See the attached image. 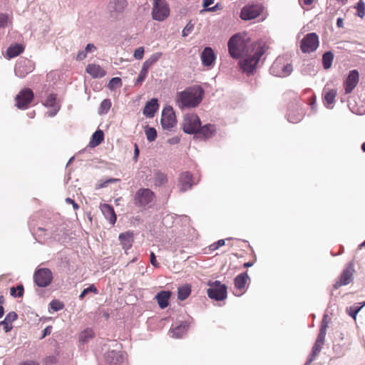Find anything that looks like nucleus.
Segmentation results:
<instances>
[{"label":"nucleus","instance_id":"28","mask_svg":"<svg viewBox=\"0 0 365 365\" xmlns=\"http://www.w3.org/2000/svg\"><path fill=\"white\" fill-rule=\"evenodd\" d=\"M86 72L93 78H102L106 75V71L99 65L91 63L86 67Z\"/></svg>","mask_w":365,"mask_h":365},{"label":"nucleus","instance_id":"64","mask_svg":"<svg viewBox=\"0 0 365 365\" xmlns=\"http://www.w3.org/2000/svg\"><path fill=\"white\" fill-rule=\"evenodd\" d=\"M336 26L339 28H342L344 26V23H343V19L342 18H338L337 19Z\"/></svg>","mask_w":365,"mask_h":365},{"label":"nucleus","instance_id":"48","mask_svg":"<svg viewBox=\"0 0 365 365\" xmlns=\"http://www.w3.org/2000/svg\"><path fill=\"white\" fill-rule=\"evenodd\" d=\"M122 85L121 79L118 77L113 78L109 82V88L113 89L116 87H120Z\"/></svg>","mask_w":365,"mask_h":365},{"label":"nucleus","instance_id":"41","mask_svg":"<svg viewBox=\"0 0 365 365\" xmlns=\"http://www.w3.org/2000/svg\"><path fill=\"white\" fill-rule=\"evenodd\" d=\"M93 331L91 329H87L82 331L80 334V341L83 343L87 342L93 336Z\"/></svg>","mask_w":365,"mask_h":365},{"label":"nucleus","instance_id":"39","mask_svg":"<svg viewBox=\"0 0 365 365\" xmlns=\"http://www.w3.org/2000/svg\"><path fill=\"white\" fill-rule=\"evenodd\" d=\"M365 306V302L361 304V305L359 306L358 304H354V306L347 309V313L349 316L356 319V315L359 312L361 309L363 307Z\"/></svg>","mask_w":365,"mask_h":365},{"label":"nucleus","instance_id":"57","mask_svg":"<svg viewBox=\"0 0 365 365\" xmlns=\"http://www.w3.org/2000/svg\"><path fill=\"white\" fill-rule=\"evenodd\" d=\"M87 56V53L86 51H80L78 54H77V56H76V60L77 61H82L83 59H85Z\"/></svg>","mask_w":365,"mask_h":365},{"label":"nucleus","instance_id":"25","mask_svg":"<svg viewBox=\"0 0 365 365\" xmlns=\"http://www.w3.org/2000/svg\"><path fill=\"white\" fill-rule=\"evenodd\" d=\"M100 208L105 217L111 225H114L116 222V215L113 207L108 204H103L101 205Z\"/></svg>","mask_w":365,"mask_h":365},{"label":"nucleus","instance_id":"24","mask_svg":"<svg viewBox=\"0 0 365 365\" xmlns=\"http://www.w3.org/2000/svg\"><path fill=\"white\" fill-rule=\"evenodd\" d=\"M188 329V324L186 322H182L177 326H172L170 329V336L173 338L179 339L185 334Z\"/></svg>","mask_w":365,"mask_h":365},{"label":"nucleus","instance_id":"17","mask_svg":"<svg viewBox=\"0 0 365 365\" xmlns=\"http://www.w3.org/2000/svg\"><path fill=\"white\" fill-rule=\"evenodd\" d=\"M359 80V74L356 70H352L349 72L347 78H346L344 86L346 93H350L356 86Z\"/></svg>","mask_w":365,"mask_h":365},{"label":"nucleus","instance_id":"58","mask_svg":"<svg viewBox=\"0 0 365 365\" xmlns=\"http://www.w3.org/2000/svg\"><path fill=\"white\" fill-rule=\"evenodd\" d=\"M150 263L155 267H159V263L157 262L155 255L153 252L150 253Z\"/></svg>","mask_w":365,"mask_h":365},{"label":"nucleus","instance_id":"13","mask_svg":"<svg viewBox=\"0 0 365 365\" xmlns=\"http://www.w3.org/2000/svg\"><path fill=\"white\" fill-rule=\"evenodd\" d=\"M292 66L290 63L282 64L280 59H277L272 65L269 71L275 76L286 77L292 72Z\"/></svg>","mask_w":365,"mask_h":365},{"label":"nucleus","instance_id":"56","mask_svg":"<svg viewBox=\"0 0 365 365\" xmlns=\"http://www.w3.org/2000/svg\"><path fill=\"white\" fill-rule=\"evenodd\" d=\"M97 48L96 47V46L93 43H88L86 45V48H85V51H86V53H92V52H94L95 51H96Z\"/></svg>","mask_w":365,"mask_h":365},{"label":"nucleus","instance_id":"26","mask_svg":"<svg viewBox=\"0 0 365 365\" xmlns=\"http://www.w3.org/2000/svg\"><path fill=\"white\" fill-rule=\"evenodd\" d=\"M215 59V53L210 47H206L201 53L202 63L205 66H210Z\"/></svg>","mask_w":365,"mask_h":365},{"label":"nucleus","instance_id":"10","mask_svg":"<svg viewBox=\"0 0 365 365\" xmlns=\"http://www.w3.org/2000/svg\"><path fill=\"white\" fill-rule=\"evenodd\" d=\"M176 118L171 106L164 108L161 115V125L163 130L170 131L176 125Z\"/></svg>","mask_w":365,"mask_h":365},{"label":"nucleus","instance_id":"4","mask_svg":"<svg viewBox=\"0 0 365 365\" xmlns=\"http://www.w3.org/2000/svg\"><path fill=\"white\" fill-rule=\"evenodd\" d=\"M170 15V8L165 0H153L152 18L158 21H163Z\"/></svg>","mask_w":365,"mask_h":365},{"label":"nucleus","instance_id":"53","mask_svg":"<svg viewBox=\"0 0 365 365\" xmlns=\"http://www.w3.org/2000/svg\"><path fill=\"white\" fill-rule=\"evenodd\" d=\"M9 22V16L5 14H0V28L6 27Z\"/></svg>","mask_w":365,"mask_h":365},{"label":"nucleus","instance_id":"15","mask_svg":"<svg viewBox=\"0 0 365 365\" xmlns=\"http://www.w3.org/2000/svg\"><path fill=\"white\" fill-rule=\"evenodd\" d=\"M34 70L32 62L28 59H22L19 61L14 68L15 74L19 78L25 77L28 73Z\"/></svg>","mask_w":365,"mask_h":365},{"label":"nucleus","instance_id":"63","mask_svg":"<svg viewBox=\"0 0 365 365\" xmlns=\"http://www.w3.org/2000/svg\"><path fill=\"white\" fill-rule=\"evenodd\" d=\"M51 332V327H47L46 328L44 329L43 330V337L46 336V335H48L50 334Z\"/></svg>","mask_w":365,"mask_h":365},{"label":"nucleus","instance_id":"2","mask_svg":"<svg viewBox=\"0 0 365 365\" xmlns=\"http://www.w3.org/2000/svg\"><path fill=\"white\" fill-rule=\"evenodd\" d=\"M265 52V48L261 43H255L249 53L243 56L239 63L243 72L252 73L256 68L259 59Z\"/></svg>","mask_w":365,"mask_h":365},{"label":"nucleus","instance_id":"61","mask_svg":"<svg viewBox=\"0 0 365 365\" xmlns=\"http://www.w3.org/2000/svg\"><path fill=\"white\" fill-rule=\"evenodd\" d=\"M138 155H139V148H138L137 144L135 143V150H134V156H133V159L135 161H137Z\"/></svg>","mask_w":365,"mask_h":365},{"label":"nucleus","instance_id":"16","mask_svg":"<svg viewBox=\"0 0 365 365\" xmlns=\"http://www.w3.org/2000/svg\"><path fill=\"white\" fill-rule=\"evenodd\" d=\"M354 269L352 264H349L342 272L340 279L334 284V289L349 284L353 280Z\"/></svg>","mask_w":365,"mask_h":365},{"label":"nucleus","instance_id":"40","mask_svg":"<svg viewBox=\"0 0 365 365\" xmlns=\"http://www.w3.org/2000/svg\"><path fill=\"white\" fill-rule=\"evenodd\" d=\"M145 135L147 138V140L149 142H153L155 140L157 137V131L154 128L152 127H145Z\"/></svg>","mask_w":365,"mask_h":365},{"label":"nucleus","instance_id":"45","mask_svg":"<svg viewBox=\"0 0 365 365\" xmlns=\"http://www.w3.org/2000/svg\"><path fill=\"white\" fill-rule=\"evenodd\" d=\"M356 15L361 18H363L365 16V4L362 0H360L356 6Z\"/></svg>","mask_w":365,"mask_h":365},{"label":"nucleus","instance_id":"33","mask_svg":"<svg viewBox=\"0 0 365 365\" xmlns=\"http://www.w3.org/2000/svg\"><path fill=\"white\" fill-rule=\"evenodd\" d=\"M24 51V48L20 44H14L10 46L6 51V56L9 58H14L21 53Z\"/></svg>","mask_w":365,"mask_h":365},{"label":"nucleus","instance_id":"32","mask_svg":"<svg viewBox=\"0 0 365 365\" xmlns=\"http://www.w3.org/2000/svg\"><path fill=\"white\" fill-rule=\"evenodd\" d=\"M249 279L247 272H243L237 275L235 279V286L237 289L242 290L245 288L246 282Z\"/></svg>","mask_w":365,"mask_h":365},{"label":"nucleus","instance_id":"51","mask_svg":"<svg viewBox=\"0 0 365 365\" xmlns=\"http://www.w3.org/2000/svg\"><path fill=\"white\" fill-rule=\"evenodd\" d=\"M225 240H220L217 242L213 243L209 246L210 250L214 251L217 250L220 247H222L225 245Z\"/></svg>","mask_w":365,"mask_h":365},{"label":"nucleus","instance_id":"60","mask_svg":"<svg viewBox=\"0 0 365 365\" xmlns=\"http://www.w3.org/2000/svg\"><path fill=\"white\" fill-rule=\"evenodd\" d=\"M180 138L178 136L171 138L168 140V143L170 145L177 144L180 142Z\"/></svg>","mask_w":365,"mask_h":365},{"label":"nucleus","instance_id":"31","mask_svg":"<svg viewBox=\"0 0 365 365\" xmlns=\"http://www.w3.org/2000/svg\"><path fill=\"white\" fill-rule=\"evenodd\" d=\"M104 139V134L101 130H97L93 135L89 145L94 148L100 145Z\"/></svg>","mask_w":365,"mask_h":365},{"label":"nucleus","instance_id":"43","mask_svg":"<svg viewBox=\"0 0 365 365\" xmlns=\"http://www.w3.org/2000/svg\"><path fill=\"white\" fill-rule=\"evenodd\" d=\"M11 295L14 297H21L24 294V287L23 285H19L16 287H11L10 289Z\"/></svg>","mask_w":365,"mask_h":365},{"label":"nucleus","instance_id":"62","mask_svg":"<svg viewBox=\"0 0 365 365\" xmlns=\"http://www.w3.org/2000/svg\"><path fill=\"white\" fill-rule=\"evenodd\" d=\"M316 358V356H313L312 354H310L309 359L304 364V365H309Z\"/></svg>","mask_w":365,"mask_h":365},{"label":"nucleus","instance_id":"9","mask_svg":"<svg viewBox=\"0 0 365 365\" xmlns=\"http://www.w3.org/2000/svg\"><path fill=\"white\" fill-rule=\"evenodd\" d=\"M319 37L315 33L307 34L302 40L300 48L303 53H310L319 46Z\"/></svg>","mask_w":365,"mask_h":365},{"label":"nucleus","instance_id":"20","mask_svg":"<svg viewBox=\"0 0 365 365\" xmlns=\"http://www.w3.org/2000/svg\"><path fill=\"white\" fill-rule=\"evenodd\" d=\"M43 105L49 108L46 113V115L48 117H53L56 115L60 109V106H58L56 102V96L54 94H50L47 97Z\"/></svg>","mask_w":365,"mask_h":365},{"label":"nucleus","instance_id":"1","mask_svg":"<svg viewBox=\"0 0 365 365\" xmlns=\"http://www.w3.org/2000/svg\"><path fill=\"white\" fill-rule=\"evenodd\" d=\"M203 89L199 86H193L178 92L176 104L181 110L197 107L202 100Z\"/></svg>","mask_w":365,"mask_h":365},{"label":"nucleus","instance_id":"12","mask_svg":"<svg viewBox=\"0 0 365 365\" xmlns=\"http://www.w3.org/2000/svg\"><path fill=\"white\" fill-rule=\"evenodd\" d=\"M263 6L261 4H252L245 6L240 12L242 19L247 21L256 19L262 12Z\"/></svg>","mask_w":365,"mask_h":365},{"label":"nucleus","instance_id":"21","mask_svg":"<svg viewBox=\"0 0 365 365\" xmlns=\"http://www.w3.org/2000/svg\"><path fill=\"white\" fill-rule=\"evenodd\" d=\"M192 177L190 173L184 172L179 178V187L181 192H185L192 186Z\"/></svg>","mask_w":365,"mask_h":365},{"label":"nucleus","instance_id":"38","mask_svg":"<svg viewBox=\"0 0 365 365\" xmlns=\"http://www.w3.org/2000/svg\"><path fill=\"white\" fill-rule=\"evenodd\" d=\"M111 107V102L110 99H104L98 108V113L100 115H104L108 113Z\"/></svg>","mask_w":365,"mask_h":365},{"label":"nucleus","instance_id":"59","mask_svg":"<svg viewBox=\"0 0 365 365\" xmlns=\"http://www.w3.org/2000/svg\"><path fill=\"white\" fill-rule=\"evenodd\" d=\"M66 202L68 204L72 205L74 210H78L79 208V206L78 205V204L73 199H71L70 197H67L66 199Z\"/></svg>","mask_w":365,"mask_h":365},{"label":"nucleus","instance_id":"55","mask_svg":"<svg viewBox=\"0 0 365 365\" xmlns=\"http://www.w3.org/2000/svg\"><path fill=\"white\" fill-rule=\"evenodd\" d=\"M302 118V115L299 114L296 118H292L290 114L288 115V120L291 123H295L300 121Z\"/></svg>","mask_w":365,"mask_h":365},{"label":"nucleus","instance_id":"36","mask_svg":"<svg viewBox=\"0 0 365 365\" xmlns=\"http://www.w3.org/2000/svg\"><path fill=\"white\" fill-rule=\"evenodd\" d=\"M334 59V54L331 51H327L323 54L322 62L325 69H328L331 66Z\"/></svg>","mask_w":365,"mask_h":365},{"label":"nucleus","instance_id":"47","mask_svg":"<svg viewBox=\"0 0 365 365\" xmlns=\"http://www.w3.org/2000/svg\"><path fill=\"white\" fill-rule=\"evenodd\" d=\"M90 292H93L95 294L98 293V290L94 284H91L88 288H86L83 290V292L79 296L80 299H83L85 297V296H86Z\"/></svg>","mask_w":365,"mask_h":365},{"label":"nucleus","instance_id":"23","mask_svg":"<svg viewBox=\"0 0 365 365\" xmlns=\"http://www.w3.org/2000/svg\"><path fill=\"white\" fill-rule=\"evenodd\" d=\"M158 103L157 98H152L148 101L143 110V113L148 118H153L158 109Z\"/></svg>","mask_w":365,"mask_h":365},{"label":"nucleus","instance_id":"8","mask_svg":"<svg viewBox=\"0 0 365 365\" xmlns=\"http://www.w3.org/2000/svg\"><path fill=\"white\" fill-rule=\"evenodd\" d=\"M327 315L324 314L322 322L319 333L317 336V340H316V341L314 344V346L312 348V350L311 354L313 356H317L319 354V352L321 351V350L323 347V345L324 344L327 329L328 327V322L327 321Z\"/></svg>","mask_w":365,"mask_h":365},{"label":"nucleus","instance_id":"46","mask_svg":"<svg viewBox=\"0 0 365 365\" xmlns=\"http://www.w3.org/2000/svg\"><path fill=\"white\" fill-rule=\"evenodd\" d=\"M49 306H50V308L53 312H58L59 310H61V309H63V308L64 307L63 304L58 300H52L50 302Z\"/></svg>","mask_w":365,"mask_h":365},{"label":"nucleus","instance_id":"18","mask_svg":"<svg viewBox=\"0 0 365 365\" xmlns=\"http://www.w3.org/2000/svg\"><path fill=\"white\" fill-rule=\"evenodd\" d=\"M215 133V125L211 124H207L202 127L200 125L199 130H197L195 138L201 140H206L211 138Z\"/></svg>","mask_w":365,"mask_h":365},{"label":"nucleus","instance_id":"3","mask_svg":"<svg viewBox=\"0 0 365 365\" xmlns=\"http://www.w3.org/2000/svg\"><path fill=\"white\" fill-rule=\"evenodd\" d=\"M246 36H242L240 34L232 36L228 41V49L230 56L232 58H238L249 53L252 48V45Z\"/></svg>","mask_w":365,"mask_h":365},{"label":"nucleus","instance_id":"37","mask_svg":"<svg viewBox=\"0 0 365 365\" xmlns=\"http://www.w3.org/2000/svg\"><path fill=\"white\" fill-rule=\"evenodd\" d=\"M190 287L185 285L178 288V297L180 300H185L190 294Z\"/></svg>","mask_w":365,"mask_h":365},{"label":"nucleus","instance_id":"27","mask_svg":"<svg viewBox=\"0 0 365 365\" xmlns=\"http://www.w3.org/2000/svg\"><path fill=\"white\" fill-rule=\"evenodd\" d=\"M17 319V314L14 312L8 313L4 319L0 322V325L3 327L6 332H9L12 329V323Z\"/></svg>","mask_w":365,"mask_h":365},{"label":"nucleus","instance_id":"7","mask_svg":"<svg viewBox=\"0 0 365 365\" xmlns=\"http://www.w3.org/2000/svg\"><path fill=\"white\" fill-rule=\"evenodd\" d=\"M200 125V120L197 115L193 113L187 114L184 117L182 130L186 133L195 135Z\"/></svg>","mask_w":365,"mask_h":365},{"label":"nucleus","instance_id":"35","mask_svg":"<svg viewBox=\"0 0 365 365\" xmlns=\"http://www.w3.org/2000/svg\"><path fill=\"white\" fill-rule=\"evenodd\" d=\"M163 56L161 52H157L152 54L144 63L143 66L148 69L155 64Z\"/></svg>","mask_w":365,"mask_h":365},{"label":"nucleus","instance_id":"49","mask_svg":"<svg viewBox=\"0 0 365 365\" xmlns=\"http://www.w3.org/2000/svg\"><path fill=\"white\" fill-rule=\"evenodd\" d=\"M194 29V24L191 21L188 22V24L185 26L182 30V36H187Z\"/></svg>","mask_w":365,"mask_h":365},{"label":"nucleus","instance_id":"6","mask_svg":"<svg viewBox=\"0 0 365 365\" xmlns=\"http://www.w3.org/2000/svg\"><path fill=\"white\" fill-rule=\"evenodd\" d=\"M53 274L48 268L37 269L34 274V281L39 287H46L52 282Z\"/></svg>","mask_w":365,"mask_h":365},{"label":"nucleus","instance_id":"42","mask_svg":"<svg viewBox=\"0 0 365 365\" xmlns=\"http://www.w3.org/2000/svg\"><path fill=\"white\" fill-rule=\"evenodd\" d=\"M148 73V68L143 65L135 84V85L141 84L146 78Z\"/></svg>","mask_w":365,"mask_h":365},{"label":"nucleus","instance_id":"5","mask_svg":"<svg viewBox=\"0 0 365 365\" xmlns=\"http://www.w3.org/2000/svg\"><path fill=\"white\" fill-rule=\"evenodd\" d=\"M207 293L210 299L216 301L224 300L227 298V287L222 284L220 281L209 282Z\"/></svg>","mask_w":365,"mask_h":365},{"label":"nucleus","instance_id":"54","mask_svg":"<svg viewBox=\"0 0 365 365\" xmlns=\"http://www.w3.org/2000/svg\"><path fill=\"white\" fill-rule=\"evenodd\" d=\"M118 180H119L116 179V178H110L109 180H106L104 182H103L101 184L97 185V188H102V187H106L108 183L114 182H116Z\"/></svg>","mask_w":365,"mask_h":365},{"label":"nucleus","instance_id":"14","mask_svg":"<svg viewBox=\"0 0 365 365\" xmlns=\"http://www.w3.org/2000/svg\"><path fill=\"white\" fill-rule=\"evenodd\" d=\"M33 98V91L29 88H25L16 97V106L20 109H26Z\"/></svg>","mask_w":365,"mask_h":365},{"label":"nucleus","instance_id":"30","mask_svg":"<svg viewBox=\"0 0 365 365\" xmlns=\"http://www.w3.org/2000/svg\"><path fill=\"white\" fill-rule=\"evenodd\" d=\"M109 4L113 11L121 14L127 7L128 2L127 0H111Z\"/></svg>","mask_w":365,"mask_h":365},{"label":"nucleus","instance_id":"52","mask_svg":"<svg viewBox=\"0 0 365 365\" xmlns=\"http://www.w3.org/2000/svg\"><path fill=\"white\" fill-rule=\"evenodd\" d=\"M215 0H204L203 1V6L207 10L214 11L216 10V6L213 7H209L210 5H212L214 3Z\"/></svg>","mask_w":365,"mask_h":365},{"label":"nucleus","instance_id":"19","mask_svg":"<svg viewBox=\"0 0 365 365\" xmlns=\"http://www.w3.org/2000/svg\"><path fill=\"white\" fill-rule=\"evenodd\" d=\"M106 361L108 365H124L123 354L115 350L108 351L106 354Z\"/></svg>","mask_w":365,"mask_h":365},{"label":"nucleus","instance_id":"34","mask_svg":"<svg viewBox=\"0 0 365 365\" xmlns=\"http://www.w3.org/2000/svg\"><path fill=\"white\" fill-rule=\"evenodd\" d=\"M336 96V91L334 89L329 90L324 96V103L328 108H331V104L334 103Z\"/></svg>","mask_w":365,"mask_h":365},{"label":"nucleus","instance_id":"44","mask_svg":"<svg viewBox=\"0 0 365 365\" xmlns=\"http://www.w3.org/2000/svg\"><path fill=\"white\" fill-rule=\"evenodd\" d=\"M167 182V177L162 173H157L155 175V184L160 186Z\"/></svg>","mask_w":365,"mask_h":365},{"label":"nucleus","instance_id":"22","mask_svg":"<svg viewBox=\"0 0 365 365\" xmlns=\"http://www.w3.org/2000/svg\"><path fill=\"white\" fill-rule=\"evenodd\" d=\"M118 239L120 242L122 248L127 251L129 250L133 242V232L131 231H127L119 235Z\"/></svg>","mask_w":365,"mask_h":365},{"label":"nucleus","instance_id":"50","mask_svg":"<svg viewBox=\"0 0 365 365\" xmlns=\"http://www.w3.org/2000/svg\"><path fill=\"white\" fill-rule=\"evenodd\" d=\"M143 54H144V48L139 47L135 50L133 56L135 59L140 60L143 58Z\"/></svg>","mask_w":365,"mask_h":365},{"label":"nucleus","instance_id":"11","mask_svg":"<svg viewBox=\"0 0 365 365\" xmlns=\"http://www.w3.org/2000/svg\"><path fill=\"white\" fill-rule=\"evenodd\" d=\"M155 195L148 188H141L138 190L134 197V203L136 206L144 207L151 202Z\"/></svg>","mask_w":365,"mask_h":365},{"label":"nucleus","instance_id":"29","mask_svg":"<svg viewBox=\"0 0 365 365\" xmlns=\"http://www.w3.org/2000/svg\"><path fill=\"white\" fill-rule=\"evenodd\" d=\"M171 296V292L169 291H161L157 294L155 298L158 304L161 309H165L168 305V300Z\"/></svg>","mask_w":365,"mask_h":365}]
</instances>
